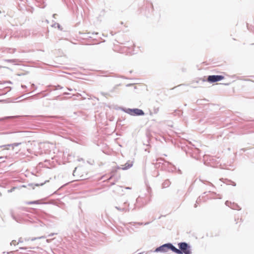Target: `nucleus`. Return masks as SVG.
Listing matches in <instances>:
<instances>
[{
  "label": "nucleus",
  "mask_w": 254,
  "mask_h": 254,
  "mask_svg": "<svg viewBox=\"0 0 254 254\" xmlns=\"http://www.w3.org/2000/svg\"><path fill=\"white\" fill-rule=\"evenodd\" d=\"M20 144H21V143H12V144H10L5 145H3V146H0V148H1L2 147H6V146H12L13 148V147H14L15 146H18Z\"/></svg>",
  "instance_id": "2eb2a0df"
},
{
  "label": "nucleus",
  "mask_w": 254,
  "mask_h": 254,
  "mask_svg": "<svg viewBox=\"0 0 254 254\" xmlns=\"http://www.w3.org/2000/svg\"><path fill=\"white\" fill-rule=\"evenodd\" d=\"M63 87H61L60 85H58L56 87V89H62Z\"/></svg>",
  "instance_id": "5701e85b"
},
{
  "label": "nucleus",
  "mask_w": 254,
  "mask_h": 254,
  "mask_svg": "<svg viewBox=\"0 0 254 254\" xmlns=\"http://www.w3.org/2000/svg\"><path fill=\"white\" fill-rule=\"evenodd\" d=\"M225 204L233 209L240 210L241 209L240 207L237 204L234 202H231L228 200L225 202Z\"/></svg>",
  "instance_id": "1a4fd4ad"
},
{
  "label": "nucleus",
  "mask_w": 254,
  "mask_h": 254,
  "mask_svg": "<svg viewBox=\"0 0 254 254\" xmlns=\"http://www.w3.org/2000/svg\"><path fill=\"white\" fill-rule=\"evenodd\" d=\"M14 189H15V188L13 187L11 189L8 190V192H11Z\"/></svg>",
  "instance_id": "4be33fe9"
},
{
  "label": "nucleus",
  "mask_w": 254,
  "mask_h": 254,
  "mask_svg": "<svg viewBox=\"0 0 254 254\" xmlns=\"http://www.w3.org/2000/svg\"><path fill=\"white\" fill-rule=\"evenodd\" d=\"M55 15H56V14H54L53 16L54 17H55Z\"/></svg>",
  "instance_id": "72a5a7b5"
},
{
  "label": "nucleus",
  "mask_w": 254,
  "mask_h": 254,
  "mask_svg": "<svg viewBox=\"0 0 254 254\" xmlns=\"http://www.w3.org/2000/svg\"><path fill=\"white\" fill-rule=\"evenodd\" d=\"M203 160L204 164L206 165H209L213 167H215L217 166L216 158L212 156L205 155L203 157Z\"/></svg>",
  "instance_id": "7ed1b4c3"
},
{
  "label": "nucleus",
  "mask_w": 254,
  "mask_h": 254,
  "mask_svg": "<svg viewBox=\"0 0 254 254\" xmlns=\"http://www.w3.org/2000/svg\"><path fill=\"white\" fill-rule=\"evenodd\" d=\"M146 193L144 194L139 195L136 199L135 203L132 204L133 206H130L128 204V207L123 206L119 207V209L121 210H128V209H135L136 208H139L145 205L150 200L151 189L150 187H147L146 188Z\"/></svg>",
  "instance_id": "f257e3e1"
},
{
  "label": "nucleus",
  "mask_w": 254,
  "mask_h": 254,
  "mask_svg": "<svg viewBox=\"0 0 254 254\" xmlns=\"http://www.w3.org/2000/svg\"><path fill=\"white\" fill-rule=\"evenodd\" d=\"M201 197H202V198H203V196H201ZM201 196H199V197L197 198V200H196V203H195V204H194V207H197V204H199V203L201 201Z\"/></svg>",
  "instance_id": "f3484780"
},
{
  "label": "nucleus",
  "mask_w": 254,
  "mask_h": 254,
  "mask_svg": "<svg viewBox=\"0 0 254 254\" xmlns=\"http://www.w3.org/2000/svg\"><path fill=\"white\" fill-rule=\"evenodd\" d=\"M179 247L183 253L185 254H191V251L190 250V247L186 243H181L179 244Z\"/></svg>",
  "instance_id": "20e7f679"
},
{
  "label": "nucleus",
  "mask_w": 254,
  "mask_h": 254,
  "mask_svg": "<svg viewBox=\"0 0 254 254\" xmlns=\"http://www.w3.org/2000/svg\"><path fill=\"white\" fill-rule=\"evenodd\" d=\"M159 107L154 108L153 109V112H154V113H155V114H157L159 112Z\"/></svg>",
  "instance_id": "6ab92c4d"
},
{
  "label": "nucleus",
  "mask_w": 254,
  "mask_h": 254,
  "mask_svg": "<svg viewBox=\"0 0 254 254\" xmlns=\"http://www.w3.org/2000/svg\"><path fill=\"white\" fill-rule=\"evenodd\" d=\"M224 78V77L223 76L220 75H209L207 78V81L213 83L220 81Z\"/></svg>",
  "instance_id": "423d86ee"
},
{
  "label": "nucleus",
  "mask_w": 254,
  "mask_h": 254,
  "mask_svg": "<svg viewBox=\"0 0 254 254\" xmlns=\"http://www.w3.org/2000/svg\"><path fill=\"white\" fill-rule=\"evenodd\" d=\"M5 61L8 63H12L14 64H17L18 62H20V61L17 59H7L5 60Z\"/></svg>",
  "instance_id": "ddd939ff"
},
{
  "label": "nucleus",
  "mask_w": 254,
  "mask_h": 254,
  "mask_svg": "<svg viewBox=\"0 0 254 254\" xmlns=\"http://www.w3.org/2000/svg\"><path fill=\"white\" fill-rule=\"evenodd\" d=\"M10 34H11V30L9 29H2L0 27V39H4Z\"/></svg>",
  "instance_id": "0eeeda50"
},
{
  "label": "nucleus",
  "mask_w": 254,
  "mask_h": 254,
  "mask_svg": "<svg viewBox=\"0 0 254 254\" xmlns=\"http://www.w3.org/2000/svg\"><path fill=\"white\" fill-rule=\"evenodd\" d=\"M223 179H220V181H222Z\"/></svg>",
  "instance_id": "f704fd0d"
},
{
  "label": "nucleus",
  "mask_w": 254,
  "mask_h": 254,
  "mask_svg": "<svg viewBox=\"0 0 254 254\" xmlns=\"http://www.w3.org/2000/svg\"><path fill=\"white\" fill-rule=\"evenodd\" d=\"M217 198H221V196L220 195V194H217Z\"/></svg>",
  "instance_id": "b1692460"
},
{
  "label": "nucleus",
  "mask_w": 254,
  "mask_h": 254,
  "mask_svg": "<svg viewBox=\"0 0 254 254\" xmlns=\"http://www.w3.org/2000/svg\"><path fill=\"white\" fill-rule=\"evenodd\" d=\"M15 242H16L15 241H12V243H13L14 245H15Z\"/></svg>",
  "instance_id": "bb28decb"
},
{
  "label": "nucleus",
  "mask_w": 254,
  "mask_h": 254,
  "mask_svg": "<svg viewBox=\"0 0 254 254\" xmlns=\"http://www.w3.org/2000/svg\"><path fill=\"white\" fill-rule=\"evenodd\" d=\"M36 239H37V238H32V239H31V241H34V240H36Z\"/></svg>",
  "instance_id": "393cba45"
},
{
  "label": "nucleus",
  "mask_w": 254,
  "mask_h": 254,
  "mask_svg": "<svg viewBox=\"0 0 254 254\" xmlns=\"http://www.w3.org/2000/svg\"><path fill=\"white\" fill-rule=\"evenodd\" d=\"M112 178V177L111 176V177H110L108 179V180H111Z\"/></svg>",
  "instance_id": "c756f323"
},
{
  "label": "nucleus",
  "mask_w": 254,
  "mask_h": 254,
  "mask_svg": "<svg viewBox=\"0 0 254 254\" xmlns=\"http://www.w3.org/2000/svg\"><path fill=\"white\" fill-rule=\"evenodd\" d=\"M206 194V195H208V194H215L216 195V193L214 192H211V191H208V192H204L203 194Z\"/></svg>",
  "instance_id": "aec40b11"
},
{
  "label": "nucleus",
  "mask_w": 254,
  "mask_h": 254,
  "mask_svg": "<svg viewBox=\"0 0 254 254\" xmlns=\"http://www.w3.org/2000/svg\"><path fill=\"white\" fill-rule=\"evenodd\" d=\"M163 165L165 166H168V168L167 169L169 172H174L176 169V168L175 166L173 165L172 164L168 162L165 161V163H163Z\"/></svg>",
  "instance_id": "9b49d317"
},
{
  "label": "nucleus",
  "mask_w": 254,
  "mask_h": 254,
  "mask_svg": "<svg viewBox=\"0 0 254 254\" xmlns=\"http://www.w3.org/2000/svg\"><path fill=\"white\" fill-rule=\"evenodd\" d=\"M18 117H19V116H7V117H5L4 118H0V121H3L4 120L7 119H14V118H18Z\"/></svg>",
  "instance_id": "dca6fc26"
},
{
  "label": "nucleus",
  "mask_w": 254,
  "mask_h": 254,
  "mask_svg": "<svg viewBox=\"0 0 254 254\" xmlns=\"http://www.w3.org/2000/svg\"><path fill=\"white\" fill-rule=\"evenodd\" d=\"M58 25V28H60V25L59 24Z\"/></svg>",
  "instance_id": "c9c22d12"
},
{
  "label": "nucleus",
  "mask_w": 254,
  "mask_h": 254,
  "mask_svg": "<svg viewBox=\"0 0 254 254\" xmlns=\"http://www.w3.org/2000/svg\"><path fill=\"white\" fill-rule=\"evenodd\" d=\"M160 160H161V161H162V160H161V159H157V160H156V161H160Z\"/></svg>",
  "instance_id": "c85d7f7f"
},
{
  "label": "nucleus",
  "mask_w": 254,
  "mask_h": 254,
  "mask_svg": "<svg viewBox=\"0 0 254 254\" xmlns=\"http://www.w3.org/2000/svg\"><path fill=\"white\" fill-rule=\"evenodd\" d=\"M67 89H68V90L70 91H72V89L71 88H68Z\"/></svg>",
  "instance_id": "a878e982"
},
{
  "label": "nucleus",
  "mask_w": 254,
  "mask_h": 254,
  "mask_svg": "<svg viewBox=\"0 0 254 254\" xmlns=\"http://www.w3.org/2000/svg\"><path fill=\"white\" fill-rule=\"evenodd\" d=\"M233 186H236L235 183H234V182H233Z\"/></svg>",
  "instance_id": "2f4dec72"
},
{
  "label": "nucleus",
  "mask_w": 254,
  "mask_h": 254,
  "mask_svg": "<svg viewBox=\"0 0 254 254\" xmlns=\"http://www.w3.org/2000/svg\"><path fill=\"white\" fill-rule=\"evenodd\" d=\"M205 200H206V199H204L203 200V201H205Z\"/></svg>",
  "instance_id": "4c0bfd02"
},
{
  "label": "nucleus",
  "mask_w": 254,
  "mask_h": 254,
  "mask_svg": "<svg viewBox=\"0 0 254 254\" xmlns=\"http://www.w3.org/2000/svg\"><path fill=\"white\" fill-rule=\"evenodd\" d=\"M178 171H179V173H180V174H181V170H178Z\"/></svg>",
  "instance_id": "7c9ffc66"
},
{
  "label": "nucleus",
  "mask_w": 254,
  "mask_h": 254,
  "mask_svg": "<svg viewBox=\"0 0 254 254\" xmlns=\"http://www.w3.org/2000/svg\"><path fill=\"white\" fill-rule=\"evenodd\" d=\"M4 51L7 53L13 54L16 51V49L14 48H6Z\"/></svg>",
  "instance_id": "4468645a"
},
{
  "label": "nucleus",
  "mask_w": 254,
  "mask_h": 254,
  "mask_svg": "<svg viewBox=\"0 0 254 254\" xmlns=\"http://www.w3.org/2000/svg\"><path fill=\"white\" fill-rule=\"evenodd\" d=\"M214 198L213 197H208L207 198Z\"/></svg>",
  "instance_id": "473e14b6"
},
{
  "label": "nucleus",
  "mask_w": 254,
  "mask_h": 254,
  "mask_svg": "<svg viewBox=\"0 0 254 254\" xmlns=\"http://www.w3.org/2000/svg\"><path fill=\"white\" fill-rule=\"evenodd\" d=\"M200 180L204 184H206V183H207L208 184V185L213 187H214V185L210 182H207V181H204L203 180H201L200 179Z\"/></svg>",
  "instance_id": "a211bd4d"
},
{
  "label": "nucleus",
  "mask_w": 254,
  "mask_h": 254,
  "mask_svg": "<svg viewBox=\"0 0 254 254\" xmlns=\"http://www.w3.org/2000/svg\"><path fill=\"white\" fill-rule=\"evenodd\" d=\"M128 204H129L130 205V206H133L132 204H130L129 203H128L127 201H124L122 202H121L119 205L118 206H117L115 207V208L118 209V210L119 211H124V212H127V211H128L129 210H133V209H128V210H121V209H119V207H120V206H123V207H128Z\"/></svg>",
  "instance_id": "6e6552de"
},
{
  "label": "nucleus",
  "mask_w": 254,
  "mask_h": 254,
  "mask_svg": "<svg viewBox=\"0 0 254 254\" xmlns=\"http://www.w3.org/2000/svg\"><path fill=\"white\" fill-rule=\"evenodd\" d=\"M115 184V182H112L111 183V185H114Z\"/></svg>",
  "instance_id": "cd10ccee"
},
{
  "label": "nucleus",
  "mask_w": 254,
  "mask_h": 254,
  "mask_svg": "<svg viewBox=\"0 0 254 254\" xmlns=\"http://www.w3.org/2000/svg\"><path fill=\"white\" fill-rule=\"evenodd\" d=\"M127 113L131 115H136V116H142L144 115V112L139 109H128L127 111Z\"/></svg>",
  "instance_id": "39448f33"
},
{
  "label": "nucleus",
  "mask_w": 254,
  "mask_h": 254,
  "mask_svg": "<svg viewBox=\"0 0 254 254\" xmlns=\"http://www.w3.org/2000/svg\"><path fill=\"white\" fill-rule=\"evenodd\" d=\"M28 204H37L38 203V201H30L27 203Z\"/></svg>",
  "instance_id": "412c9836"
},
{
  "label": "nucleus",
  "mask_w": 254,
  "mask_h": 254,
  "mask_svg": "<svg viewBox=\"0 0 254 254\" xmlns=\"http://www.w3.org/2000/svg\"><path fill=\"white\" fill-rule=\"evenodd\" d=\"M133 165V161H128L126 162V163L124 165H121V167H118V169H122L123 170H126L131 168Z\"/></svg>",
  "instance_id": "9d476101"
},
{
  "label": "nucleus",
  "mask_w": 254,
  "mask_h": 254,
  "mask_svg": "<svg viewBox=\"0 0 254 254\" xmlns=\"http://www.w3.org/2000/svg\"><path fill=\"white\" fill-rule=\"evenodd\" d=\"M170 184L171 182L169 180H165L162 184V188L163 189L167 188L170 186Z\"/></svg>",
  "instance_id": "f8f14e48"
},
{
  "label": "nucleus",
  "mask_w": 254,
  "mask_h": 254,
  "mask_svg": "<svg viewBox=\"0 0 254 254\" xmlns=\"http://www.w3.org/2000/svg\"><path fill=\"white\" fill-rule=\"evenodd\" d=\"M10 35H11V34L10 35H9V36H10V37H11V36H10ZM7 36H8V35Z\"/></svg>",
  "instance_id": "e433bc0d"
},
{
  "label": "nucleus",
  "mask_w": 254,
  "mask_h": 254,
  "mask_svg": "<svg viewBox=\"0 0 254 254\" xmlns=\"http://www.w3.org/2000/svg\"><path fill=\"white\" fill-rule=\"evenodd\" d=\"M169 250H171L173 252H175L178 254H182V252L179 249L176 248L171 244H164L155 250L156 252H167Z\"/></svg>",
  "instance_id": "f03ea898"
}]
</instances>
